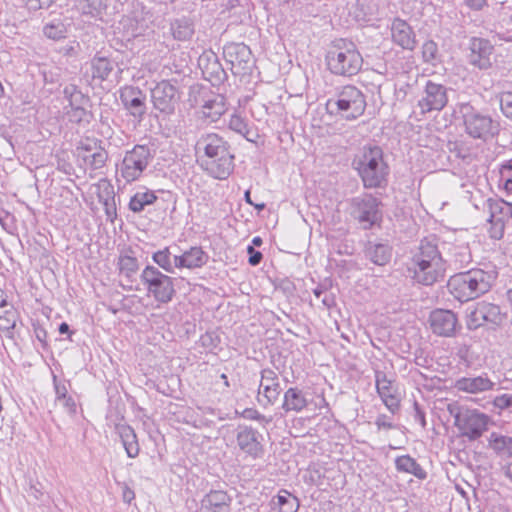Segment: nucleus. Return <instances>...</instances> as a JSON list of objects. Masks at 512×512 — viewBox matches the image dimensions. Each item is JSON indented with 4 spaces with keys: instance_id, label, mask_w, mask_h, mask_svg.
Returning a JSON list of instances; mask_svg holds the SVG:
<instances>
[{
    "instance_id": "1",
    "label": "nucleus",
    "mask_w": 512,
    "mask_h": 512,
    "mask_svg": "<svg viewBox=\"0 0 512 512\" xmlns=\"http://www.w3.org/2000/svg\"><path fill=\"white\" fill-rule=\"evenodd\" d=\"M194 151L197 164L212 178L225 180L233 172L235 156L230 143L220 134L200 133L197 136Z\"/></svg>"
},
{
    "instance_id": "2",
    "label": "nucleus",
    "mask_w": 512,
    "mask_h": 512,
    "mask_svg": "<svg viewBox=\"0 0 512 512\" xmlns=\"http://www.w3.org/2000/svg\"><path fill=\"white\" fill-rule=\"evenodd\" d=\"M413 279L422 285L430 286L443 280L446 262L438 249L436 238H424L412 256Z\"/></svg>"
},
{
    "instance_id": "3",
    "label": "nucleus",
    "mask_w": 512,
    "mask_h": 512,
    "mask_svg": "<svg viewBox=\"0 0 512 512\" xmlns=\"http://www.w3.org/2000/svg\"><path fill=\"white\" fill-rule=\"evenodd\" d=\"M498 272L494 267L473 268L452 275L447 286L450 293L460 302L474 300L487 293L496 281Z\"/></svg>"
},
{
    "instance_id": "4",
    "label": "nucleus",
    "mask_w": 512,
    "mask_h": 512,
    "mask_svg": "<svg viewBox=\"0 0 512 512\" xmlns=\"http://www.w3.org/2000/svg\"><path fill=\"white\" fill-rule=\"evenodd\" d=\"M352 166L358 172L365 188H381L386 185L389 166L384 161L383 151L379 146H364L355 155Z\"/></svg>"
},
{
    "instance_id": "5",
    "label": "nucleus",
    "mask_w": 512,
    "mask_h": 512,
    "mask_svg": "<svg viewBox=\"0 0 512 512\" xmlns=\"http://www.w3.org/2000/svg\"><path fill=\"white\" fill-rule=\"evenodd\" d=\"M458 113L462 118L465 133L473 139L488 142L500 132L498 120L469 102L459 103Z\"/></svg>"
},
{
    "instance_id": "6",
    "label": "nucleus",
    "mask_w": 512,
    "mask_h": 512,
    "mask_svg": "<svg viewBox=\"0 0 512 512\" xmlns=\"http://www.w3.org/2000/svg\"><path fill=\"white\" fill-rule=\"evenodd\" d=\"M326 62L331 73L350 77L361 70L363 58L353 42L340 39L328 50Z\"/></svg>"
},
{
    "instance_id": "7",
    "label": "nucleus",
    "mask_w": 512,
    "mask_h": 512,
    "mask_svg": "<svg viewBox=\"0 0 512 512\" xmlns=\"http://www.w3.org/2000/svg\"><path fill=\"white\" fill-rule=\"evenodd\" d=\"M366 108L364 94L357 87L347 85L334 98L326 102V110L330 115H339L346 120L360 117Z\"/></svg>"
},
{
    "instance_id": "8",
    "label": "nucleus",
    "mask_w": 512,
    "mask_h": 512,
    "mask_svg": "<svg viewBox=\"0 0 512 512\" xmlns=\"http://www.w3.org/2000/svg\"><path fill=\"white\" fill-rule=\"evenodd\" d=\"M140 281L147 295L152 296L159 304H167L175 296L174 279L154 265L148 264L144 267L140 274Z\"/></svg>"
},
{
    "instance_id": "9",
    "label": "nucleus",
    "mask_w": 512,
    "mask_h": 512,
    "mask_svg": "<svg viewBox=\"0 0 512 512\" xmlns=\"http://www.w3.org/2000/svg\"><path fill=\"white\" fill-rule=\"evenodd\" d=\"M380 204L372 194L364 193L350 200L349 213L363 229H371L382 220Z\"/></svg>"
},
{
    "instance_id": "10",
    "label": "nucleus",
    "mask_w": 512,
    "mask_h": 512,
    "mask_svg": "<svg viewBox=\"0 0 512 512\" xmlns=\"http://www.w3.org/2000/svg\"><path fill=\"white\" fill-rule=\"evenodd\" d=\"M189 101L192 106L199 107L203 117L210 122H216L227 110L225 97L206 87H193Z\"/></svg>"
},
{
    "instance_id": "11",
    "label": "nucleus",
    "mask_w": 512,
    "mask_h": 512,
    "mask_svg": "<svg viewBox=\"0 0 512 512\" xmlns=\"http://www.w3.org/2000/svg\"><path fill=\"white\" fill-rule=\"evenodd\" d=\"M153 158V152L147 145H135L124 155L119 168L121 177L127 183L138 180Z\"/></svg>"
},
{
    "instance_id": "12",
    "label": "nucleus",
    "mask_w": 512,
    "mask_h": 512,
    "mask_svg": "<svg viewBox=\"0 0 512 512\" xmlns=\"http://www.w3.org/2000/svg\"><path fill=\"white\" fill-rule=\"evenodd\" d=\"M455 425L461 435L477 440L488 429L489 417L477 410L463 409L454 415Z\"/></svg>"
},
{
    "instance_id": "13",
    "label": "nucleus",
    "mask_w": 512,
    "mask_h": 512,
    "mask_svg": "<svg viewBox=\"0 0 512 512\" xmlns=\"http://www.w3.org/2000/svg\"><path fill=\"white\" fill-rule=\"evenodd\" d=\"M223 56L235 76H245L252 72L254 59L252 52L244 43H228L223 47Z\"/></svg>"
},
{
    "instance_id": "14",
    "label": "nucleus",
    "mask_w": 512,
    "mask_h": 512,
    "mask_svg": "<svg viewBox=\"0 0 512 512\" xmlns=\"http://www.w3.org/2000/svg\"><path fill=\"white\" fill-rule=\"evenodd\" d=\"M151 102L154 109L162 114H173L180 99L178 88L169 80L157 82L150 89Z\"/></svg>"
},
{
    "instance_id": "15",
    "label": "nucleus",
    "mask_w": 512,
    "mask_h": 512,
    "mask_svg": "<svg viewBox=\"0 0 512 512\" xmlns=\"http://www.w3.org/2000/svg\"><path fill=\"white\" fill-rule=\"evenodd\" d=\"M447 92L448 89L443 84L427 80L416 107L422 115L441 111L448 103Z\"/></svg>"
},
{
    "instance_id": "16",
    "label": "nucleus",
    "mask_w": 512,
    "mask_h": 512,
    "mask_svg": "<svg viewBox=\"0 0 512 512\" xmlns=\"http://www.w3.org/2000/svg\"><path fill=\"white\" fill-rule=\"evenodd\" d=\"M494 46L490 40L473 36L466 47V61L473 68L486 71L492 67Z\"/></svg>"
},
{
    "instance_id": "17",
    "label": "nucleus",
    "mask_w": 512,
    "mask_h": 512,
    "mask_svg": "<svg viewBox=\"0 0 512 512\" xmlns=\"http://www.w3.org/2000/svg\"><path fill=\"white\" fill-rule=\"evenodd\" d=\"M77 153L84 165L93 171L102 169L108 160L107 151L101 146V141L95 138L81 140Z\"/></svg>"
},
{
    "instance_id": "18",
    "label": "nucleus",
    "mask_w": 512,
    "mask_h": 512,
    "mask_svg": "<svg viewBox=\"0 0 512 512\" xmlns=\"http://www.w3.org/2000/svg\"><path fill=\"white\" fill-rule=\"evenodd\" d=\"M500 306L486 301L478 302L470 312L467 326L469 329H477L485 324L498 326L505 318Z\"/></svg>"
},
{
    "instance_id": "19",
    "label": "nucleus",
    "mask_w": 512,
    "mask_h": 512,
    "mask_svg": "<svg viewBox=\"0 0 512 512\" xmlns=\"http://www.w3.org/2000/svg\"><path fill=\"white\" fill-rule=\"evenodd\" d=\"M64 98L68 101L65 106V113L69 120L74 123H80L87 116V105L89 97L86 96L75 84H68L63 89Z\"/></svg>"
},
{
    "instance_id": "20",
    "label": "nucleus",
    "mask_w": 512,
    "mask_h": 512,
    "mask_svg": "<svg viewBox=\"0 0 512 512\" xmlns=\"http://www.w3.org/2000/svg\"><path fill=\"white\" fill-rule=\"evenodd\" d=\"M236 444L239 450L245 455L256 459L261 456L263 446L261 434L252 426L238 425L235 430Z\"/></svg>"
},
{
    "instance_id": "21",
    "label": "nucleus",
    "mask_w": 512,
    "mask_h": 512,
    "mask_svg": "<svg viewBox=\"0 0 512 512\" xmlns=\"http://www.w3.org/2000/svg\"><path fill=\"white\" fill-rule=\"evenodd\" d=\"M119 98L128 113L139 121L146 114V94L136 86L127 85L120 89Z\"/></svg>"
},
{
    "instance_id": "22",
    "label": "nucleus",
    "mask_w": 512,
    "mask_h": 512,
    "mask_svg": "<svg viewBox=\"0 0 512 512\" xmlns=\"http://www.w3.org/2000/svg\"><path fill=\"white\" fill-rule=\"evenodd\" d=\"M89 65L92 79L98 82L107 81L112 75L117 78L122 72L118 61L112 55H105L102 52L96 53Z\"/></svg>"
},
{
    "instance_id": "23",
    "label": "nucleus",
    "mask_w": 512,
    "mask_h": 512,
    "mask_svg": "<svg viewBox=\"0 0 512 512\" xmlns=\"http://www.w3.org/2000/svg\"><path fill=\"white\" fill-rule=\"evenodd\" d=\"M261 381L258 388V395L262 396L265 402L259 398L264 407L274 405L281 394V386L278 374L271 368H264L260 372Z\"/></svg>"
},
{
    "instance_id": "24",
    "label": "nucleus",
    "mask_w": 512,
    "mask_h": 512,
    "mask_svg": "<svg viewBox=\"0 0 512 512\" xmlns=\"http://www.w3.org/2000/svg\"><path fill=\"white\" fill-rule=\"evenodd\" d=\"M233 497L222 489H210L200 499L197 512H231Z\"/></svg>"
},
{
    "instance_id": "25",
    "label": "nucleus",
    "mask_w": 512,
    "mask_h": 512,
    "mask_svg": "<svg viewBox=\"0 0 512 512\" xmlns=\"http://www.w3.org/2000/svg\"><path fill=\"white\" fill-rule=\"evenodd\" d=\"M429 323L435 334L450 337L456 331L458 319L451 310L436 309L430 313Z\"/></svg>"
},
{
    "instance_id": "26",
    "label": "nucleus",
    "mask_w": 512,
    "mask_h": 512,
    "mask_svg": "<svg viewBox=\"0 0 512 512\" xmlns=\"http://www.w3.org/2000/svg\"><path fill=\"white\" fill-rule=\"evenodd\" d=\"M392 42L404 50L413 51L417 46L416 34L405 20L396 17L390 25Z\"/></svg>"
},
{
    "instance_id": "27",
    "label": "nucleus",
    "mask_w": 512,
    "mask_h": 512,
    "mask_svg": "<svg viewBox=\"0 0 512 512\" xmlns=\"http://www.w3.org/2000/svg\"><path fill=\"white\" fill-rule=\"evenodd\" d=\"M496 383L493 382L487 373L477 376H465L456 379L454 388L458 392L468 394H479L494 390Z\"/></svg>"
},
{
    "instance_id": "28",
    "label": "nucleus",
    "mask_w": 512,
    "mask_h": 512,
    "mask_svg": "<svg viewBox=\"0 0 512 512\" xmlns=\"http://www.w3.org/2000/svg\"><path fill=\"white\" fill-rule=\"evenodd\" d=\"M198 65L206 80L213 85L221 83L226 78V72L223 69L218 57L212 51L204 52L198 59Z\"/></svg>"
},
{
    "instance_id": "29",
    "label": "nucleus",
    "mask_w": 512,
    "mask_h": 512,
    "mask_svg": "<svg viewBox=\"0 0 512 512\" xmlns=\"http://www.w3.org/2000/svg\"><path fill=\"white\" fill-rule=\"evenodd\" d=\"M472 261V255L468 244H450L447 252V257L444 258L446 262V271L460 270Z\"/></svg>"
},
{
    "instance_id": "30",
    "label": "nucleus",
    "mask_w": 512,
    "mask_h": 512,
    "mask_svg": "<svg viewBox=\"0 0 512 512\" xmlns=\"http://www.w3.org/2000/svg\"><path fill=\"white\" fill-rule=\"evenodd\" d=\"M209 256L199 246L191 247L181 255H175L178 268H201L208 262Z\"/></svg>"
},
{
    "instance_id": "31",
    "label": "nucleus",
    "mask_w": 512,
    "mask_h": 512,
    "mask_svg": "<svg viewBox=\"0 0 512 512\" xmlns=\"http://www.w3.org/2000/svg\"><path fill=\"white\" fill-rule=\"evenodd\" d=\"M376 391L383 404L392 414L399 411L401 396L393 378L388 383L376 386Z\"/></svg>"
},
{
    "instance_id": "32",
    "label": "nucleus",
    "mask_w": 512,
    "mask_h": 512,
    "mask_svg": "<svg viewBox=\"0 0 512 512\" xmlns=\"http://www.w3.org/2000/svg\"><path fill=\"white\" fill-rule=\"evenodd\" d=\"M308 406L305 393L298 387L288 388L283 395L281 408L285 413H300Z\"/></svg>"
},
{
    "instance_id": "33",
    "label": "nucleus",
    "mask_w": 512,
    "mask_h": 512,
    "mask_svg": "<svg viewBox=\"0 0 512 512\" xmlns=\"http://www.w3.org/2000/svg\"><path fill=\"white\" fill-rule=\"evenodd\" d=\"M271 509L274 512H297L299 500L287 490H280L271 500Z\"/></svg>"
},
{
    "instance_id": "34",
    "label": "nucleus",
    "mask_w": 512,
    "mask_h": 512,
    "mask_svg": "<svg viewBox=\"0 0 512 512\" xmlns=\"http://www.w3.org/2000/svg\"><path fill=\"white\" fill-rule=\"evenodd\" d=\"M395 468L398 472L411 474L419 480L427 478V472L413 457L408 454L396 457Z\"/></svg>"
},
{
    "instance_id": "35",
    "label": "nucleus",
    "mask_w": 512,
    "mask_h": 512,
    "mask_svg": "<svg viewBox=\"0 0 512 512\" xmlns=\"http://www.w3.org/2000/svg\"><path fill=\"white\" fill-rule=\"evenodd\" d=\"M117 432L121 438V442L129 458L138 456L140 447L134 429L129 425H118Z\"/></svg>"
},
{
    "instance_id": "36",
    "label": "nucleus",
    "mask_w": 512,
    "mask_h": 512,
    "mask_svg": "<svg viewBox=\"0 0 512 512\" xmlns=\"http://www.w3.org/2000/svg\"><path fill=\"white\" fill-rule=\"evenodd\" d=\"M170 31L175 40L188 41L195 32L194 22L185 16L174 19L170 23Z\"/></svg>"
},
{
    "instance_id": "37",
    "label": "nucleus",
    "mask_w": 512,
    "mask_h": 512,
    "mask_svg": "<svg viewBox=\"0 0 512 512\" xmlns=\"http://www.w3.org/2000/svg\"><path fill=\"white\" fill-rule=\"evenodd\" d=\"M366 257L374 264L384 266L392 257V248L386 243H370L366 248Z\"/></svg>"
},
{
    "instance_id": "38",
    "label": "nucleus",
    "mask_w": 512,
    "mask_h": 512,
    "mask_svg": "<svg viewBox=\"0 0 512 512\" xmlns=\"http://www.w3.org/2000/svg\"><path fill=\"white\" fill-rule=\"evenodd\" d=\"M488 442L489 447L497 456L501 458L512 457V437L493 432L491 433Z\"/></svg>"
},
{
    "instance_id": "39",
    "label": "nucleus",
    "mask_w": 512,
    "mask_h": 512,
    "mask_svg": "<svg viewBox=\"0 0 512 512\" xmlns=\"http://www.w3.org/2000/svg\"><path fill=\"white\" fill-rule=\"evenodd\" d=\"M152 260L158 266L157 268L163 269L166 273L173 274L178 265L175 261V255H172L169 247H164L152 253Z\"/></svg>"
},
{
    "instance_id": "40",
    "label": "nucleus",
    "mask_w": 512,
    "mask_h": 512,
    "mask_svg": "<svg viewBox=\"0 0 512 512\" xmlns=\"http://www.w3.org/2000/svg\"><path fill=\"white\" fill-rule=\"evenodd\" d=\"M106 7V0H75L76 10L92 18L99 16Z\"/></svg>"
},
{
    "instance_id": "41",
    "label": "nucleus",
    "mask_w": 512,
    "mask_h": 512,
    "mask_svg": "<svg viewBox=\"0 0 512 512\" xmlns=\"http://www.w3.org/2000/svg\"><path fill=\"white\" fill-rule=\"evenodd\" d=\"M157 196L153 191H138L129 201V209L134 213L142 212L146 206L152 205L156 202Z\"/></svg>"
},
{
    "instance_id": "42",
    "label": "nucleus",
    "mask_w": 512,
    "mask_h": 512,
    "mask_svg": "<svg viewBox=\"0 0 512 512\" xmlns=\"http://www.w3.org/2000/svg\"><path fill=\"white\" fill-rule=\"evenodd\" d=\"M118 269L120 274L132 281L139 270V262L136 257L130 255H121L118 259Z\"/></svg>"
},
{
    "instance_id": "43",
    "label": "nucleus",
    "mask_w": 512,
    "mask_h": 512,
    "mask_svg": "<svg viewBox=\"0 0 512 512\" xmlns=\"http://www.w3.org/2000/svg\"><path fill=\"white\" fill-rule=\"evenodd\" d=\"M330 286L331 283L327 284L326 282H324L313 289L314 296L317 299L321 300L323 307L326 309H331L336 305L335 294L329 291Z\"/></svg>"
},
{
    "instance_id": "44",
    "label": "nucleus",
    "mask_w": 512,
    "mask_h": 512,
    "mask_svg": "<svg viewBox=\"0 0 512 512\" xmlns=\"http://www.w3.org/2000/svg\"><path fill=\"white\" fill-rule=\"evenodd\" d=\"M499 188H503L507 194H512V158L500 166Z\"/></svg>"
},
{
    "instance_id": "45",
    "label": "nucleus",
    "mask_w": 512,
    "mask_h": 512,
    "mask_svg": "<svg viewBox=\"0 0 512 512\" xmlns=\"http://www.w3.org/2000/svg\"><path fill=\"white\" fill-rule=\"evenodd\" d=\"M0 320L4 321V324H0V331H4L7 338L13 339V330L16 327L17 313L13 310H5L0 314Z\"/></svg>"
},
{
    "instance_id": "46",
    "label": "nucleus",
    "mask_w": 512,
    "mask_h": 512,
    "mask_svg": "<svg viewBox=\"0 0 512 512\" xmlns=\"http://www.w3.org/2000/svg\"><path fill=\"white\" fill-rule=\"evenodd\" d=\"M97 197L102 205L115 201L114 187L108 180L102 179L97 184Z\"/></svg>"
},
{
    "instance_id": "47",
    "label": "nucleus",
    "mask_w": 512,
    "mask_h": 512,
    "mask_svg": "<svg viewBox=\"0 0 512 512\" xmlns=\"http://www.w3.org/2000/svg\"><path fill=\"white\" fill-rule=\"evenodd\" d=\"M422 58L425 63L435 65L439 61L438 45L433 40H427L422 45Z\"/></svg>"
},
{
    "instance_id": "48",
    "label": "nucleus",
    "mask_w": 512,
    "mask_h": 512,
    "mask_svg": "<svg viewBox=\"0 0 512 512\" xmlns=\"http://www.w3.org/2000/svg\"><path fill=\"white\" fill-rule=\"evenodd\" d=\"M229 128L231 130H233L234 132L244 136L247 140L250 141V138L248 137V134H249L248 125H247L246 121L244 120V118H242L241 116L236 115V114L232 115L230 118V121H229Z\"/></svg>"
},
{
    "instance_id": "49",
    "label": "nucleus",
    "mask_w": 512,
    "mask_h": 512,
    "mask_svg": "<svg viewBox=\"0 0 512 512\" xmlns=\"http://www.w3.org/2000/svg\"><path fill=\"white\" fill-rule=\"evenodd\" d=\"M43 33L49 39L59 40L65 37V28L60 22L49 23L44 26Z\"/></svg>"
},
{
    "instance_id": "50",
    "label": "nucleus",
    "mask_w": 512,
    "mask_h": 512,
    "mask_svg": "<svg viewBox=\"0 0 512 512\" xmlns=\"http://www.w3.org/2000/svg\"><path fill=\"white\" fill-rule=\"evenodd\" d=\"M499 103L503 115L512 120V91H504L500 93Z\"/></svg>"
},
{
    "instance_id": "51",
    "label": "nucleus",
    "mask_w": 512,
    "mask_h": 512,
    "mask_svg": "<svg viewBox=\"0 0 512 512\" xmlns=\"http://www.w3.org/2000/svg\"><path fill=\"white\" fill-rule=\"evenodd\" d=\"M242 416L248 420H256L260 422L264 421L266 423L270 422V419H267L263 414H261L257 409L254 408H246L242 412Z\"/></svg>"
},
{
    "instance_id": "52",
    "label": "nucleus",
    "mask_w": 512,
    "mask_h": 512,
    "mask_svg": "<svg viewBox=\"0 0 512 512\" xmlns=\"http://www.w3.org/2000/svg\"><path fill=\"white\" fill-rule=\"evenodd\" d=\"M123 24L128 25L131 28V31H127L124 36L127 41L136 39L142 35V33L139 31L137 27V22L135 20L128 18L125 20Z\"/></svg>"
},
{
    "instance_id": "53",
    "label": "nucleus",
    "mask_w": 512,
    "mask_h": 512,
    "mask_svg": "<svg viewBox=\"0 0 512 512\" xmlns=\"http://www.w3.org/2000/svg\"><path fill=\"white\" fill-rule=\"evenodd\" d=\"M22 1L29 10H33V11L43 9V8H48L53 2V0H22Z\"/></svg>"
},
{
    "instance_id": "54",
    "label": "nucleus",
    "mask_w": 512,
    "mask_h": 512,
    "mask_svg": "<svg viewBox=\"0 0 512 512\" xmlns=\"http://www.w3.org/2000/svg\"><path fill=\"white\" fill-rule=\"evenodd\" d=\"M373 371L375 377V386H380L381 384L388 383L392 378L388 377L386 372L380 368L378 364H373Z\"/></svg>"
},
{
    "instance_id": "55",
    "label": "nucleus",
    "mask_w": 512,
    "mask_h": 512,
    "mask_svg": "<svg viewBox=\"0 0 512 512\" xmlns=\"http://www.w3.org/2000/svg\"><path fill=\"white\" fill-rule=\"evenodd\" d=\"M495 407L503 410L512 407V394H502L500 396L495 397L494 399Z\"/></svg>"
},
{
    "instance_id": "56",
    "label": "nucleus",
    "mask_w": 512,
    "mask_h": 512,
    "mask_svg": "<svg viewBox=\"0 0 512 512\" xmlns=\"http://www.w3.org/2000/svg\"><path fill=\"white\" fill-rule=\"evenodd\" d=\"M375 425L377 426L378 430H390L395 428L394 424L391 422L390 417L385 414L378 415L375 420Z\"/></svg>"
},
{
    "instance_id": "57",
    "label": "nucleus",
    "mask_w": 512,
    "mask_h": 512,
    "mask_svg": "<svg viewBox=\"0 0 512 512\" xmlns=\"http://www.w3.org/2000/svg\"><path fill=\"white\" fill-rule=\"evenodd\" d=\"M247 253L249 255L248 263L251 266H257L260 264L263 258V255L260 251L256 250L253 246H248Z\"/></svg>"
},
{
    "instance_id": "58",
    "label": "nucleus",
    "mask_w": 512,
    "mask_h": 512,
    "mask_svg": "<svg viewBox=\"0 0 512 512\" xmlns=\"http://www.w3.org/2000/svg\"><path fill=\"white\" fill-rule=\"evenodd\" d=\"M53 380H54V389H55V393H56V400L60 401L61 399L68 397V395H67L68 391H67V387H66L65 383L58 382L56 379V376H53Z\"/></svg>"
},
{
    "instance_id": "59",
    "label": "nucleus",
    "mask_w": 512,
    "mask_h": 512,
    "mask_svg": "<svg viewBox=\"0 0 512 512\" xmlns=\"http://www.w3.org/2000/svg\"><path fill=\"white\" fill-rule=\"evenodd\" d=\"M464 4L473 11H481L486 5L487 0H463Z\"/></svg>"
},
{
    "instance_id": "60",
    "label": "nucleus",
    "mask_w": 512,
    "mask_h": 512,
    "mask_svg": "<svg viewBox=\"0 0 512 512\" xmlns=\"http://www.w3.org/2000/svg\"><path fill=\"white\" fill-rule=\"evenodd\" d=\"M69 414L76 412V403L71 396L63 398L59 401Z\"/></svg>"
},
{
    "instance_id": "61",
    "label": "nucleus",
    "mask_w": 512,
    "mask_h": 512,
    "mask_svg": "<svg viewBox=\"0 0 512 512\" xmlns=\"http://www.w3.org/2000/svg\"><path fill=\"white\" fill-rule=\"evenodd\" d=\"M414 409H415V414H414L415 421L419 422L420 425L423 428H425V426H426L425 413L420 408V406H419V404L417 402L414 403Z\"/></svg>"
},
{
    "instance_id": "62",
    "label": "nucleus",
    "mask_w": 512,
    "mask_h": 512,
    "mask_svg": "<svg viewBox=\"0 0 512 512\" xmlns=\"http://www.w3.org/2000/svg\"><path fill=\"white\" fill-rule=\"evenodd\" d=\"M103 207L107 218L113 221L117 216L115 201L106 203Z\"/></svg>"
},
{
    "instance_id": "63",
    "label": "nucleus",
    "mask_w": 512,
    "mask_h": 512,
    "mask_svg": "<svg viewBox=\"0 0 512 512\" xmlns=\"http://www.w3.org/2000/svg\"><path fill=\"white\" fill-rule=\"evenodd\" d=\"M488 203V206H489V210H490V216H489V219L488 221L489 222H493L494 221V218H495V214L501 210V207H500V203L498 201H493L491 199H489L487 201Z\"/></svg>"
},
{
    "instance_id": "64",
    "label": "nucleus",
    "mask_w": 512,
    "mask_h": 512,
    "mask_svg": "<svg viewBox=\"0 0 512 512\" xmlns=\"http://www.w3.org/2000/svg\"><path fill=\"white\" fill-rule=\"evenodd\" d=\"M502 471L510 481H512V461L502 466Z\"/></svg>"
}]
</instances>
